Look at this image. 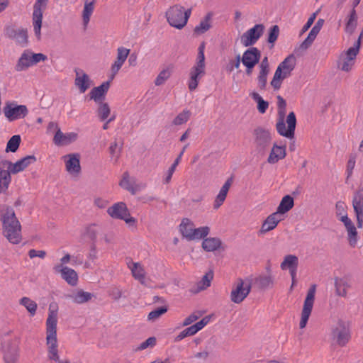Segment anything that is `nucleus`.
<instances>
[{
    "label": "nucleus",
    "instance_id": "18",
    "mask_svg": "<svg viewBox=\"0 0 363 363\" xmlns=\"http://www.w3.org/2000/svg\"><path fill=\"white\" fill-rule=\"evenodd\" d=\"M77 138L78 134L77 133L69 132L63 133L60 128H57L53 138V142L57 146H65L76 141Z\"/></svg>",
    "mask_w": 363,
    "mask_h": 363
},
{
    "label": "nucleus",
    "instance_id": "28",
    "mask_svg": "<svg viewBox=\"0 0 363 363\" xmlns=\"http://www.w3.org/2000/svg\"><path fill=\"white\" fill-rule=\"evenodd\" d=\"M11 174L7 165H3V161L0 162V193L5 192L11 182Z\"/></svg>",
    "mask_w": 363,
    "mask_h": 363
},
{
    "label": "nucleus",
    "instance_id": "22",
    "mask_svg": "<svg viewBox=\"0 0 363 363\" xmlns=\"http://www.w3.org/2000/svg\"><path fill=\"white\" fill-rule=\"evenodd\" d=\"M352 206L356 214L357 227H363V196L360 193H356L353 197Z\"/></svg>",
    "mask_w": 363,
    "mask_h": 363
},
{
    "label": "nucleus",
    "instance_id": "56",
    "mask_svg": "<svg viewBox=\"0 0 363 363\" xmlns=\"http://www.w3.org/2000/svg\"><path fill=\"white\" fill-rule=\"evenodd\" d=\"M171 76L170 69H162L157 77L155 84L157 86L163 84Z\"/></svg>",
    "mask_w": 363,
    "mask_h": 363
},
{
    "label": "nucleus",
    "instance_id": "37",
    "mask_svg": "<svg viewBox=\"0 0 363 363\" xmlns=\"http://www.w3.org/2000/svg\"><path fill=\"white\" fill-rule=\"evenodd\" d=\"M94 4L95 0L84 1V9L82 11V20L83 24L85 27L88 25L90 21V17L92 15V13L94 9Z\"/></svg>",
    "mask_w": 363,
    "mask_h": 363
},
{
    "label": "nucleus",
    "instance_id": "34",
    "mask_svg": "<svg viewBox=\"0 0 363 363\" xmlns=\"http://www.w3.org/2000/svg\"><path fill=\"white\" fill-rule=\"evenodd\" d=\"M194 228V224L190 219L184 218L179 224V230L183 238L189 240Z\"/></svg>",
    "mask_w": 363,
    "mask_h": 363
},
{
    "label": "nucleus",
    "instance_id": "43",
    "mask_svg": "<svg viewBox=\"0 0 363 363\" xmlns=\"http://www.w3.org/2000/svg\"><path fill=\"white\" fill-rule=\"evenodd\" d=\"M347 206L345 202H343L342 201H339L336 203V205H335L336 216L337 218H339V220L342 223L345 222V218L347 220H351L347 216Z\"/></svg>",
    "mask_w": 363,
    "mask_h": 363
},
{
    "label": "nucleus",
    "instance_id": "47",
    "mask_svg": "<svg viewBox=\"0 0 363 363\" xmlns=\"http://www.w3.org/2000/svg\"><path fill=\"white\" fill-rule=\"evenodd\" d=\"M256 283L262 289L272 287L274 284V279L270 275H261L256 278Z\"/></svg>",
    "mask_w": 363,
    "mask_h": 363
},
{
    "label": "nucleus",
    "instance_id": "33",
    "mask_svg": "<svg viewBox=\"0 0 363 363\" xmlns=\"http://www.w3.org/2000/svg\"><path fill=\"white\" fill-rule=\"evenodd\" d=\"M213 13L208 12L200 23L194 28V33L196 35H201L207 32L211 28V21Z\"/></svg>",
    "mask_w": 363,
    "mask_h": 363
},
{
    "label": "nucleus",
    "instance_id": "23",
    "mask_svg": "<svg viewBox=\"0 0 363 363\" xmlns=\"http://www.w3.org/2000/svg\"><path fill=\"white\" fill-rule=\"evenodd\" d=\"M360 40H357L352 47L350 48L343 59L342 68H348L353 65L354 60L360 48Z\"/></svg>",
    "mask_w": 363,
    "mask_h": 363
},
{
    "label": "nucleus",
    "instance_id": "27",
    "mask_svg": "<svg viewBox=\"0 0 363 363\" xmlns=\"http://www.w3.org/2000/svg\"><path fill=\"white\" fill-rule=\"evenodd\" d=\"M345 222L343 223V224L347 233V240L349 245L351 247H356L357 242L359 240V236L357 228L351 220H347L345 218Z\"/></svg>",
    "mask_w": 363,
    "mask_h": 363
},
{
    "label": "nucleus",
    "instance_id": "64",
    "mask_svg": "<svg viewBox=\"0 0 363 363\" xmlns=\"http://www.w3.org/2000/svg\"><path fill=\"white\" fill-rule=\"evenodd\" d=\"M240 62L241 57L238 55L235 57L229 59L226 68H239Z\"/></svg>",
    "mask_w": 363,
    "mask_h": 363
},
{
    "label": "nucleus",
    "instance_id": "35",
    "mask_svg": "<svg viewBox=\"0 0 363 363\" xmlns=\"http://www.w3.org/2000/svg\"><path fill=\"white\" fill-rule=\"evenodd\" d=\"M291 69H276L274 77L271 82L272 86L278 89L280 88L281 82L291 75Z\"/></svg>",
    "mask_w": 363,
    "mask_h": 363
},
{
    "label": "nucleus",
    "instance_id": "26",
    "mask_svg": "<svg viewBox=\"0 0 363 363\" xmlns=\"http://www.w3.org/2000/svg\"><path fill=\"white\" fill-rule=\"evenodd\" d=\"M335 294L340 297L346 298L350 288L349 280L345 277H336L334 280Z\"/></svg>",
    "mask_w": 363,
    "mask_h": 363
},
{
    "label": "nucleus",
    "instance_id": "57",
    "mask_svg": "<svg viewBox=\"0 0 363 363\" xmlns=\"http://www.w3.org/2000/svg\"><path fill=\"white\" fill-rule=\"evenodd\" d=\"M111 110L109 106L106 103H101L99 110L98 115L101 121L106 120L110 115Z\"/></svg>",
    "mask_w": 363,
    "mask_h": 363
},
{
    "label": "nucleus",
    "instance_id": "19",
    "mask_svg": "<svg viewBox=\"0 0 363 363\" xmlns=\"http://www.w3.org/2000/svg\"><path fill=\"white\" fill-rule=\"evenodd\" d=\"M283 219L284 217L282 216H279L278 213H272L268 216L262 223L259 233L260 235H264L274 230Z\"/></svg>",
    "mask_w": 363,
    "mask_h": 363
},
{
    "label": "nucleus",
    "instance_id": "21",
    "mask_svg": "<svg viewBox=\"0 0 363 363\" xmlns=\"http://www.w3.org/2000/svg\"><path fill=\"white\" fill-rule=\"evenodd\" d=\"M119 185L133 195L145 187L143 184H136L135 179L131 178L127 172L123 173Z\"/></svg>",
    "mask_w": 363,
    "mask_h": 363
},
{
    "label": "nucleus",
    "instance_id": "55",
    "mask_svg": "<svg viewBox=\"0 0 363 363\" xmlns=\"http://www.w3.org/2000/svg\"><path fill=\"white\" fill-rule=\"evenodd\" d=\"M296 65V57L294 54L286 57L277 68H294Z\"/></svg>",
    "mask_w": 363,
    "mask_h": 363
},
{
    "label": "nucleus",
    "instance_id": "9",
    "mask_svg": "<svg viewBox=\"0 0 363 363\" xmlns=\"http://www.w3.org/2000/svg\"><path fill=\"white\" fill-rule=\"evenodd\" d=\"M251 290L249 281L239 279L234 284L230 292V300L235 303H240L248 296Z\"/></svg>",
    "mask_w": 363,
    "mask_h": 363
},
{
    "label": "nucleus",
    "instance_id": "59",
    "mask_svg": "<svg viewBox=\"0 0 363 363\" xmlns=\"http://www.w3.org/2000/svg\"><path fill=\"white\" fill-rule=\"evenodd\" d=\"M30 56L31 58V60L30 61L31 63H30V65H31V66H33L34 65L37 64L40 61H45L48 59L47 55L43 53H33L31 51Z\"/></svg>",
    "mask_w": 363,
    "mask_h": 363
},
{
    "label": "nucleus",
    "instance_id": "44",
    "mask_svg": "<svg viewBox=\"0 0 363 363\" xmlns=\"http://www.w3.org/2000/svg\"><path fill=\"white\" fill-rule=\"evenodd\" d=\"M298 264V257L296 255H289L284 257V261L281 264V268L282 270L297 268Z\"/></svg>",
    "mask_w": 363,
    "mask_h": 363
},
{
    "label": "nucleus",
    "instance_id": "6",
    "mask_svg": "<svg viewBox=\"0 0 363 363\" xmlns=\"http://www.w3.org/2000/svg\"><path fill=\"white\" fill-rule=\"evenodd\" d=\"M315 291L316 286L315 284H313L312 286H311L307 292L301 314V320L299 323V327L301 329H303L306 328L309 317L311 314L315 301Z\"/></svg>",
    "mask_w": 363,
    "mask_h": 363
},
{
    "label": "nucleus",
    "instance_id": "1",
    "mask_svg": "<svg viewBox=\"0 0 363 363\" xmlns=\"http://www.w3.org/2000/svg\"><path fill=\"white\" fill-rule=\"evenodd\" d=\"M2 223V234L7 240L13 245L22 241L21 225L11 208H6L0 216Z\"/></svg>",
    "mask_w": 363,
    "mask_h": 363
},
{
    "label": "nucleus",
    "instance_id": "10",
    "mask_svg": "<svg viewBox=\"0 0 363 363\" xmlns=\"http://www.w3.org/2000/svg\"><path fill=\"white\" fill-rule=\"evenodd\" d=\"M252 135L254 143L258 150H265L270 145L272 140V133L270 130L257 127L253 130Z\"/></svg>",
    "mask_w": 363,
    "mask_h": 363
},
{
    "label": "nucleus",
    "instance_id": "29",
    "mask_svg": "<svg viewBox=\"0 0 363 363\" xmlns=\"http://www.w3.org/2000/svg\"><path fill=\"white\" fill-rule=\"evenodd\" d=\"M233 180L231 178L227 179L225 184L222 186L221 189L219 191L218 194L216 196L214 201H213V208L218 209L224 203L228 192L232 185Z\"/></svg>",
    "mask_w": 363,
    "mask_h": 363
},
{
    "label": "nucleus",
    "instance_id": "20",
    "mask_svg": "<svg viewBox=\"0 0 363 363\" xmlns=\"http://www.w3.org/2000/svg\"><path fill=\"white\" fill-rule=\"evenodd\" d=\"M115 74L116 73H114L108 81L103 82L100 86L94 87L91 90L89 93L91 99L96 102H99L105 99L106 94L110 88L111 82Z\"/></svg>",
    "mask_w": 363,
    "mask_h": 363
},
{
    "label": "nucleus",
    "instance_id": "60",
    "mask_svg": "<svg viewBox=\"0 0 363 363\" xmlns=\"http://www.w3.org/2000/svg\"><path fill=\"white\" fill-rule=\"evenodd\" d=\"M267 69H261L258 77V85L261 89H264L267 85Z\"/></svg>",
    "mask_w": 363,
    "mask_h": 363
},
{
    "label": "nucleus",
    "instance_id": "46",
    "mask_svg": "<svg viewBox=\"0 0 363 363\" xmlns=\"http://www.w3.org/2000/svg\"><path fill=\"white\" fill-rule=\"evenodd\" d=\"M250 96L252 99L257 103L258 111L260 113H264L269 107V103L264 101L262 97L257 92H252Z\"/></svg>",
    "mask_w": 363,
    "mask_h": 363
},
{
    "label": "nucleus",
    "instance_id": "50",
    "mask_svg": "<svg viewBox=\"0 0 363 363\" xmlns=\"http://www.w3.org/2000/svg\"><path fill=\"white\" fill-rule=\"evenodd\" d=\"M30 55V50H26L22 53L17 64L18 68H19L20 67H21V68H27L31 66V65H30V63H31L30 62L31 60Z\"/></svg>",
    "mask_w": 363,
    "mask_h": 363
},
{
    "label": "nucleus",
    "instance_id": "32",
    "mask_svg": "<svg viewBox=\"0 0 363 363\" xmlns=\"http://www.w3.org/2000/svg\"><path fill=\"white\" fill-rule=\"evenodd\" d=\"M294 205V201L292 196L290 195L284 196L279 205L277 207V211L275 213H278L279 216H282L289 211Z\"/></svg>",
    "mask_w": 363,
    "mask_h": 363
},
{
    "label": "nucleus",
    "instance_id": "41",
    "mask_svg": "<svg viewBox=\"0 0 363 363\" xmlns=\"http://www.w3.org/2000/svg\"><path fill=\"white\" fill-rule=\"evenodd\" d=\"M319 32L320 30L313 26L306 38L300 45L298 49L301 50H307L312 45Z\"/></svg>",
    "mask_w": 363,
    "mask_h": 363
},
{
    "label": "nucleus",
    "instance_id": "7",
    "mask_svg": "<svg viewBox=\"0 0 363 363\" xmlns=\"http://www.w3.org/2000/svg\"><path fill=\"white\" fill-rule=\"evenodd\" d=\"M20 340L15 338L8 340L2 346L4 363H18L20 357Z\"/></svg>",
    "mask_w": 363,
    "mask_h": 363
},
{
    "label": "nucleus",
    "instance_id": "30",
    "mask_svg": "<svg viewBox=\"0 0 363 363\" xmlns=\"http://www.w3.org/2000/svg\"><path fill=\"white\" fill-rule=\"evenodd\" d=\"M205 74V69H192L190 72L187 85L191 91L196 89L199 81L204 77Z\"/></svg>",
    "mask_w": 363,
    "mask_h": 363
},
{
    "label": "nucleus",
    "instance_id": "4",
    "mask_svg": "<svg viewBox=\"0 0 363 363\" xmlns=\"http://www.w3.org/2000/svg\"><path fill=\"white\" fill-rule=\"evenodd\" d=\"M331 344L339 347H345L350 340V332L345 323L340 320L331 329Z\"/></svg>",
    "mask_w": 363,
    "mask_h": 363
},
{
    "label": "nucleus",
    "instance_id": "3",
    "mask_svg": "<svg viewBox=\"0 0 363 363\" xmlns=\"http://www.w3.org/2000/svg\"><path fill=\"white\" fill-rule=\"evenodd\" d=\"M280 118L277 123L276 128L278 133L287 138H293L296 125V115L294 112H290L286 117L287 128H286L284 117L286 113V108H278Z\"/></svg>",
    "mask_w": 363,
    "mask_h": 363
},
{
    "label": "nucleus",
    "instance_id": "54",
    "mask_svg": "<svg viewBox=\"0 0 363 363\" xmlns=\"http://www.w3.org/2000/svg\"><path fill=\"white\" fill-rule=\"evenodd\" d=\"M28 31L27 29L25 28H21L18 30V32L16 33V35L13 38V40H16V41L22 45H25L28 43Z\"/></svg>",
    "mask_w": 363,
    "mask_h": 363
},
{
    "label": "nucleus",
    "instance_id": "14",
    "mask_svg": "<svg viewBox=\"0 0 363 363\" xmlns=\"http://www.w3.org/2000/svg\"><path fill=\"white\" fill-rule=\"evenodd\" d=\"M261 52L255 47H250L244 52L241 62L245 68H254L259 62Z\"/></svg>",
    "mask_w": 363,
    "mask_h": 363
},
{
    "label": "nucleus",
    "instance_id": "12",
    "mask_svg": "<svg viewBox=\"0 0 363 363\" xmlns=\"http://www.w3.org/2000/svg\"><path fill=\"white\" fill-rule=\"evenodd\" d=\"M28 113V108L25 105L9 104L4 108V116L9 121L23 118Z\"/></svg>",
    "mask_w": 363,
    "mask_h": 363
},
{
    "label": "nucleus",
    "instance_id": "63",
    "mask_svg": "<svg viewBox=\"0 0 363 363\" xmlns=\"http://www.w3.org/2000/svg\"><path fill=\"white\" fill-rule=\"evenodd\" d=\"M47 253L45 250H36L34 249H31L28 251V256L30 259H33L35 257L44 259Z\"/></svg>",
    "mask_w": 363,
    "mask_h": 363
},
{
    "label": "nucleus",
    "instance_id": "38",
    "mask_svg": "<svg viewBox=\"0 0 363 363\" xmlns=\"http://www.w3.org/2000/svg\"><path fill=\"white\" fill-rule=\"evenodd\" d=\"M357 26V14L355 9H352L347 16L345 30L349 34H352Z\"/></svg>",
    "mask_w": 363,
    "mask_h": 363
},
{
    "label": "nucleus",
    "instance_id": "51",
    "mask_svg": "<svg viewBox=\"0 0 363 363\" xmlns=\"http://www.w3.org/2000/svg\"><path fill=\"white\" fill-rule=\"evenodd\" d=\"M167 311V308L166 306H162L156 308L154 311H152L149 313L147 315V320L151 322H154L160 318L162 315H164Z\"/></svg>",
    "mask_w": 363,
    "mask_h": 363
},
{
    "label": "nucleus",
    "instance_id": "13",
    "mask_svg": "<svg viewBox=\"0 0 363 363\" xmlns=\"http://www.w3.org/2000/svg\"><path fill=\"white\" fill-rule=\"evenodd\" d=\"M36 162V157L34 155L26 156L15 163L4 160L3 165H7V169L13 174L25 170L28 166Z\"/></svg>",
    "mask_w": 363,
    "mask_h": 363
},
{
    "label": "nucleus",
    "instance_id": "15",
    "mask_svg": "<svg viewBox=\"0 0 363 363\" xmlns=\"http://www.w3.org/2000/svg\"><path fill=\"white\" fill-rule=\"evenodd\" d=\"M53 271L60 274L62 279H64L70 286H76L78 282V274L75 270L69 267H62L61 265H54Z\"/></svg>",
    "mask_w": 363,
    "mask_h": 363
},
{
    "label": "nucleus",
    "instance_id": "52",
    "mask_svg": "<svg viewBox=\"0 0 363 363\" xmlns=\"http://www.w3.org/2000/svg\"><path fill=\"white\" fill-rule=\"evenodd\" d=\"M279 34V27L277 25L272 26L268 31L267 42L274 46V43L277 41Z\"/></svg>",
    "mask_w": 363,
    "mask_h": 363
},
{
    "label": "nucleus",
    "instance_id": "48",
    "mask_svg": "<svg viewBox=\"0 0 363 363\" xmlns=\"http://www.w3.org/2000/svg\"><path fill=\"white\" fill-rule=\"evenodd\" d=\"M191 112L188 109H184L179 113L173 120V124L175 125H180L186 123L190 118Z\"/></svg>",
    "mask_w": 363,
    "mask_h": 363
},
{
    "label": "nucleus",
    "instance_id": "58",
    "mask_svg": "<svg viewBox=\"0 0 363 363\" xmlns=\"http://www.w3.org/2000/svg\"><path fill=\"white\" fill-rule=\"evenodd\" d=\"M213 275L211 273L206 274L202 279L198 283V289L199 291L207 289L211 285Z\"/></svg>",
    "mask_w": 363,
    "mask_h": 363
},
{
    "label": "nucleus",
    "instance_id": "2",
    "mask_svg": "<svg viewBox=\"0 0 363 363\" xmlns=\"http://www.w3.org/2000/svg\"><path fill=\"white\" fill-rule=\"evenodd\" d=\"M191 14V8L185 10L184 6L176 4L166 11V18L171 26L180 30L186 25Z\"/></svg>",
    "mask_w": 363,
    "mask_h": 363
},
{
    "label": "nucleus",
    "instance_id": "49",
    "mask_svg": "<svg viewBox=\"0 0 363 363\" xmlns=\"http://www.w3.org/2000/svg\"><path fill=\"white\" fill-rule=\"evenodd\" d=\"M21 137L18 135L12 136L7 143L6 150V152H15L20 145Z\"/></svg>",
    "mask_w": 363,
    "mask_h": 363
},
{
    "label": "nucleus",
    "instance_id": "24",
    "mask_svg": "<svg viewBox=\"0 0 363 363\" xmlns=\"http://www.w3.org/2000/svg\"><path fill=\"white\" fill-rule=\"evenodd\" d=\"M94 295L89 292L84 291L82 289H77L73 291L71 294L67 295V297L76 304H83L89 301Z\"/></svg>",
    "mask_w": 363,
    "mask_h": 363
},
{
    "label": "nucleus",
    "instance_id": "25",
    "mask_svg": "<svg viewBox=\"0 0 363 363\" xmlns=\"http://www.w3.org/2000/svg\"><path fill=\"white\" fill-rule=\"evenodd\" d=\"M74 84L80 93H84L92 86V81L86 74L82 72H76Z\"/></svg>",
    "mask_w": 363,
    "mask_h": 363
},
{
    "label": "nucleus",
    "instance_id": "11",
    "mask_svg": "<svg viewBox=\"0 0 363 363\" xmlns=\"http://www.w3.org/2000/svg\"><path fill=\"white\" fill-rule=\"evenodd\" d=\"M264 31L263 24H255L252 28L242 34L240 41L245 47L252 46L257 43Z\"/></svg>",
    "mask_w": 363,
    "mask_h": 363
},
{
    "label": "nucleus",
    "instance_id": "16",
    "mask_svg": "<svg viewBox=\"0 0 363 363\" xmlns=\"http://www.w3.org/2000/svg\"><path fill=\"white\" fill-rule=\"evenodd\" d=\"M79 159L78 154H69L63 157L66 170L74 177L78 176L81 170Z\"/></svg>",
    "mask_w": 363,
    "mask_h": 363
},
{
    "label": "nucleus",
    "instance_id": "17",
    "mask_svg": "<svg viewBox=\"0 0 363 363\" xmlns=\"http://www.w3.org/2000/svg\"><path fill=\"white\" fill-rule=\"evenodd\" d=\"M286 156V146L285 145H278L274 143L271 148L267 162L270 164H275L280 160H284Z\"/></svg>",
    "mask_w": 363,
    "mask_h": 363
},
{
    "label": "nucleus",
    "instance_id": "62",
    "mask_svg": "<svg viewBox=\"0 0 363 363\" xmlns=\"http://www.w3.org/2000/svg\"><path fill=\"white\" fill-rule=\"evenodd\" d=\"M316 14H317V12H315L308 18L307 22L303 26V28L300 32V35H302L304 33H306L311 27V26L314 23V21L316 18Z\"/></svg>",
    "mask_w": 363,
    "mask_h": 363
},
{
    "label": "nucleus",
    "instance_id": "31",
    "mask_svg": "<svg viewBox=\"0 0 363 363\" xmlns=\"http://www.w3.org/2000/svg\"><path fill=\"white\" fill-rule=\"evenodd\" d=\"M128 268L135 279L143 284H145V272L143 266L140 262H131L128 264Z\"/></svg>",
    "mask_w": 363,
    "mask_h": 363
},
{
    "label": "nucleus",
    "instance_id": "42",
    "mask_svg": "<svg viewBox=\"0 0 363 363\" xmlns=\"http://www.w3.org/2000/svg\"><path fill=\"white\" fill-rule=\"evenodd\" d=\"M188 145H189V144H186L184 145V147L182 148L181 152L179 153V155H178L177 159L174 160V163L169 168V169L167 172L166 177L164 178V180L165 184H168L171 181L172 175H173L174 172H175V169H176L177 165L181 162L182 157L186 149L187 148Z\"/></svg>",
    "mask_w": 363,
    "mask_h": 363
},
{
    "label": "nucleus",
    "instance_id": "61",
    "mask_svg": "<svg viewBox=\"0 0 363 363\" xmlns=\"http://www.w3.org/2000/svg\"><path fill=\"white\" fill-rule=\"evenodd\" d=\"M156 345V338L155 337H150L145 341L143 342L138 347L139 350H145L149 347H154Z\"/></svg>",
    "mask_w": 363,
    "mask_h": 363
},
{
    "label": "nucleus",
    "instance_id": "8",
    "mask_svg": "<svg viewBox=\"0 0 363 363\" xmlns=\"http://www.w3.org/2000/svg\"><path fill=\"white\" fill-rule=\"evenodd\" d=\"M48 0H36L33 5V25L35 35L38 40L41 38L43 13L47 7Z\"/></svg>",
    "mask_w": 363,
    "mask_h": 363
},
{
    "label": "nucleus",
    "instance_id": "40",
    "mask_svg": "<svg viewBox=\"0 0 363 363\" xmlns=\"http://www.w3.org/2000/svg\"><path fill=\"white\" fill-rule=\"evenodd\" d=\"M20 305L24 306L30 316H34L36 313L38 304L37 303L30 298L29 297H22L19 300Z\"/></svg>",
    "mask_w": 363,
    "mask_h": 363
},
{
    "label": "nucleus",
    "instance_id": "53",
    "mask_svg": "<svg viewBox=\"0 0 363 363\" xmlns=\"http://www.w3.org/2000/svg\"><path fill=\"white\" fill-rule=\"evenodd\" d=\"M122 149V145L118 144V143L115 140L113 142L109 147V152L111 157L117 161L120 157L121 152Z\"/></svg>",
    "mask_w": 363,
    "mask_h": 363
},
{
    "label": "nucleus",
    "instance_id": "36",
    "mask_svg": "<svg viewBox=\"0 0 363 363\" xmlns=\"http://www.w3.org/2000/svg\"><path fill=\"white\" fill-rule=\"evenodd\" d=\"M221 244L218 238H207L202 242V248L206 252H214L220 247Z\"/></svg>",
    "mask_w": 363,
    "mask_h": 363
},
{
    "label": "nucleus",
    "instance_id": "45",
    "mask_svg": "<svg viewBox=\"0 0 363 363\" xmlns=\"http://www.w3.org/2000/svg\"><path fill=\"white\" fill-rule=\"evenodd\" d=\"M210 232V228L208 226H202L197 228H194L192 234L189 239V241L198 240L206 237Z\"/></svg>",
    "mask_w": 363,
    "mask_h": 363
},
{
    "label": "nucleus",
    "instance_id": "39",
    "mask_svg": "<svg viewBox=\"0 0 363 363\" xmlns=\"http://www.w3.org/2000/svg\"><path fill=\"white\" fill-rule=\"evenodd\" d=\"M116 60L111 65V68H121L129 55L130 50L119 47L117 50Z\"/></svg>",
    "mask_w": 363,
    "mask_h": 363
},
{
    "label": "nucleus",
    "instance_id": "5",
    "mask_svg": "<svg viewBox=\"0 0 363 363\" xmlns=\"http://www.w3.org/2000/svg\"><path fill=\"white\" fill-rule=\"evenodd\" d=\"M108 214L113 218L120 219L130 226H135L136 219L130 216L126 204L123 202H118L107 209Z\"/></svg>",
    "mask_w": 363,
    "mask_h": 363
}]
</instances>
